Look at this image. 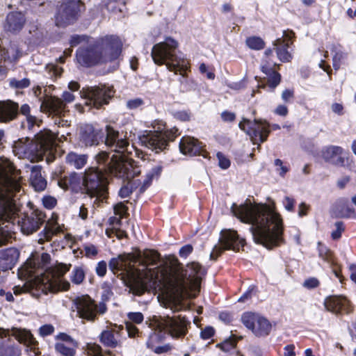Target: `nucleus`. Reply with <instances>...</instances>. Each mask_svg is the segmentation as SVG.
<instances>
[{"mask_svg":"<svg viewBox=\"0 0 356 356\" xmlns=\"http://www.w3.org/2000/svg\"><path fill=\"white\" fill-rule=\"evenodd\" d=\"M268 77V86L271 88H275L279 85L281 79V76L277 72L273 71L272 73L266 74Z\"/></svg>","mask_w":356,"mask_h":356,"instance_id":"c03bdc74","label":"nucleus"},{"mask_svg":"<svg viewBox=\"0 0 356 356\" xmlns=\"http://www.w3.org/2000/svg\"><path fill=\"white\" fill-rule=\"evenodd\" d=\"M125 328L129 337H135L138 334V328L131 323H125Z\"/></svg>","mask_w":356,"mask_h":356,"instance_id":"13d9d810","label":"nucleus"},{"mask_svg":"<svg viewBox=\"0 0 356 356\" xmlns=\"http://www.w3.org/2000/svg\"><path fill=\"white\" fill-rule=\"evenodd\" d=\"M86 351L89 356H102V348L96 343H87Z\"/></svg>","mask_w":356,"mask_h":356,"instance_id":"a18cd8bd","label":"nucleus"},{"mask_svg":"<svg viewBox=\"0 0 356 356\" xmlns=\"http://www.w3.org/2000/svg\"><path fill=\"white\" fill-rule=\"evenodd\" d=\"M106 234L109 238L115 236L118 239L127 237V233L124 230L121 229L120 227L107 228L106 229Z\"/></svg>","mask_w":356,"mask_h":356,"instance_id":"79ce46f5","label":"nucleus"},{"mask_svg":"<svg viewBox=\"0 0 356 356\" xmlns=\"http://www.w3.org/2000/svg\"><path fill=\"white\" fill-rule=\"evenodd\" d=\"M282 203L286 210L289 211H293L295 200L293 198L286 196L284 198Z\"/></svg>","mask_w":356,"mask_h":356,"instance_id":"bf43d9fd","label":"nucleus"},{"mask_svg":"<svg viewBox=\"0 0 356 356\" xmlns=\"http://www.w3.org/2000/svg\"><path fill=\"white\" fill-rule=\"evenodd\" d=\"M129 320L128 323L140 324L144 320L143 314L141 312H129L127 314Z\"/></svg>","mask_w":356,"mask_h":356,"instance_id":"09e8293b","label":"nucleus"},{"mask_svg":"<svg viewBox=\"0 0 356 356\" xmlns=\"http://www.w3.org/2000/svg\"><path fill=\"white\" fill-rule=\"evenodd\" d=\"M10 335L14 337L19 343L24 344L26 347L27 352L33 353L31 356H37L40 353L38 343L29 330L18 327H12L10 330L0 328L1 339H5L4 338Z\"/></svg>","mask_w":356,"mask_h":356,"instance_id":"a211bd4d","label":"nucleus"},{"mask_svg":"<svg viewBox=\"0 0 356 356\" xmlns=\"http://www.w3.org/2000/svg\"><path fill=\"white\" fill-rule=\"evenodd\" d=\"M243 325L257 337H264L269 334L271 330V324L264 317L252 313L245 312L241 316Z\"/></svg>","mask_w":356,"mask_h":356,"instance_id":"aec40b11","label":"nucleus"},{"mask_svg":"<svg viewBox=\"0 0 356 356\" xmlns=\"http://www.w3.org/2000/svg\"><path fill=\"white\" fill-rule=\"evenodd\" d=\"M236 344V340L234 337H230L221 343L218 344V346L225 352H229L233 349Z\"/></svg>","mask_w":356,"mask_h":356,"instance_id":"49530a36","label":"nucleus"},{"mask_svg":"<svg viewBox=\"0 0 356 356\" xmlns=\"http://www.w3.org/2000/svg\"><path fill=\"white\" fill-rule=\"evenodd\" d=\"M144 104V102L141 98H135L129 99L127 102V107L129 109H136Z\"/></svg>","mask_w":356,"mask_h":356,"instance_id":"603ef678","label":"nucleus"},{"mask_svg":"<svg viewBox=\"0 0 356 356\" xmlns=\"http://www.w3.org/2000/svg\"><path fill=\"white\" fill-rule=\"evenodd\" d=\"M179 135L178 129L173 127L165 131H149L143 136L141 141L145 147L158 153L165 149L168 141L173 140Z\"/></svg>","mask_w":356,"mask_h":356,"instance_id":"ddd939ff","label":"nucleus"},{"mask_svg":"<svg viewBox=\"0 0 356 356\" xmlns=\"http://www.w3.org/2000/svg\"><path fill=\"white\" fill-rule=\"evenodd\" d=\"M106 138L105 145L119 155H113L111 159L115 157L118 161H129L132 163L134 161L132 159L129 158V156L135 152L134 145H131L127 139V136L115 130L111 125H106Z\"/></svg>","mask_w":356,"mask_h":356,"instance_id":"9b49d317","label":"nucleus"},{"mask_svg":"<svg viewBox=\"0 0 356 356\" xmlns=\"http://www.w3.org/2000/svg\"><path fill=\"white\" fill-rule=\"evenodd\" d=\"M325 309L334 314H349L353 311L352 306L343 296H330L324 302Z\"/></svg>","mask_w":356,"mask_h":356,"instance_id":"5701e85b","label":"nucleus"},{"mask_svg":"<svg viewBox=\"0 0 356 356\" xmlns=\"http://www.w3.org/2000/svg\"><path fill=\"white\" fill-rule=\"evenodd\" d=\"M21 172L8 159L0 157V234L12 232L15 220L26 234L36 232L45 220V215L39 210L16 219L19 211L17 193L21 191Z\"/></svg>","mask_w":356,"mask_h":356,"instance_id":"f03ea898","label":"nucleus"},{"mask_svg":"<svg viewBox=\"0 0 356 356\" xmlns=\"http://www.w3.org/2000/svg\"><path fill=\"white\" fill-rule=\"evenodd\" d=\"M30 85L31 81L27 78H24L21 80L13 78L9 80L10 87L16 90H23L29 87Z\"/></svg>","mask_w":356,"mask_h":356,"instance_id":"58836bf2","label":"nucleus"},{"mask_svg":"<svg viewBox=\"0 0 356 356\" xmlns=\"http://www.w3.org/2000/svg\"><path fill=\"white\" fill-rule=\"evenodd\" d=\"M78 346H70L63 343H56V351L62 356H74Z\"/></svg>","mask_w":356,"mask_h":356,"instance_id":"4c0bfd02","label":"nucleus"},{"mask_svg":"<svg viewBox=\"0 0 356 356\" xmlns=\"http://www.w3.org/2000/svg\"><path fill=\"white\" fill-rule=\"evenodd\" d=\"M319 282L316 278L311 277L307 280H306L304 283L303 286L307 289H314L318 286Z\"/></svg>","mask_w":356,"mask_h":356,"instance_id":"e2e57ef3","label":"nucleus"},{"mask_svg":"<svg viewBox=\"0 0 356 356\" xmlns=\"http://www.w3.org/2000/svg\"><path fill=\"white\" fill-rule=\"evenodd\" d=\"M74 304L79 316L89 321H95L97 314H102L106 310L104 302L96 304L88 296L77 297L74 300Z\"/></svg>","mask_w":356,"mask_h":356,"instance_id":"4468645a","label":"nucleus"},{"mask_svg":"<svg viewBox=\"0 0 356 356\" xmlns=\"http://www.w3.org/2000/svg\"><path fill=\"white\" fill-rule=\"evenodd\" d=\"M56 339L58 340L56 343H63L70 346H78V343L72 339L70 335L65 333H60L56 336Z\"/></svg>","mask_w":356,"mask_h":356,"instance_id":"37998d69","label":"nucleus"},{"mask_svg":"<svg viewBox=\"0 0 356 356\" xmlns=\"http://www.w3.org/2000/svg\"><path fill=\"white\" fill-rule=\"evenodd\" d=\"M114 213L122 218L127 214V207L123 202L118 203L114 206Z\"/></svg>","mask_w":356,"mask_h":356,"instance_id":"8fccbe9b","label":"nucleus"},{"mask_svg":"<svg viewBox=\"0 0 356 356\" xmlns=\"http://www.w3.org/2000/svg\"><path fill=\"white\" fill-rule=\"evenodd\" d=\"M177 47L178 42L175 40L170 37L166 38L163 42L154 45L152 57L156 64L165 65L169 71L173 72L175 74L179 73L185 77L189 67L188 62L175 54Z\"/></svg>","mask_w":356,"mask_h":356,"instance_id":"1a4fd4ad","label":"nucleus"},{"mask_svg":"<svg viewBox=\"0 0 356 356\" xmlns=\"http://www.w3.org/2000/svg\"><path fill=\"white\" fill-rule=\"evenodd\" d=\"M50 259L49 254L43 253L40 259H28L19 269V274L30 280L31 293L36 298L42 294H47L48 292L67 291L70 288V282L63 277L69 271L71 265L58 264L44 270L43 268Z\"/></svg>","mask_w":356,"mask_h":356,"instance_id":"20e7f679","label":"nucleus"},{"mask_svg":"<svg viewBox=\"0 0 356 356\" xmlns=\"http://www.w3.org/2000/svg\"><path fill=\"white\" fill-rule=\"evenodd\" d=\"M115 90L113 86L85 87L80 91L81 97L86 99V104L96 108L108 104L109 99L113 97Z\"/></svg>","mask_w":356,"mask_h":356,"instance_id":"f8f14e48","label":"nucleus"},{"mask_svg":"<svg viewBox=\"0 0 356 356\" xmlns=\"http://www.w3.org/2000/svg\"><path fill=\"white\" fill-rule=\"evenodd\" d=\"M106 168L111 172V175L127 180V184L119 191V195L122 198L129 197L134 188H138L140 193H143L150 186L152 179L158 177L161 172V167L156 165L147 173L146 178L141 181L140 179L131 180L140 173V170L138 166L129 161H119L114 159Z\"/></svg>","mask_w":356,"mask_h":356,"instance_id":"39448f33","label":"nucleus"},{"mask_svg":"<svg viewBox=\"0 0 356 356\" xmlns=\"http://www.w3.org/2000/svg\"><path fill=\"white\" fill-rule=\"evenodd\" d=\"M193 249V246L191 245H186L183 246L179 250L180 257L186 258L192 252Z\"/></svg>","mask_w":356,"mask_h":356,"instance_id":"338daca9","label":"nucleus"},{"mask_svg":"<svg viewBox=\"0 0 356 356\" xmlns=\"http://www.w3.org/2000/svg\"><path fill=\"white\" fill-rule=\"evenodd\" d=\"M246 44L252 49L260 50L262 49L265 43L264 40L259 37H250L246 40Z\"/></svg>","mask_w":356,"mask_h":356,"instance_id":"ea45409f","label":"nucleus"},{"mask_svg":"<svg viewBox=\"0 0 356 356\" xmlns=\"http://www.w3.org/2000/svg\"><path fill=\"white\" fill-rule=\"evenodd\" d=\"M190 324V321L181 315L172 316L168 315L164 317L154 316L149 324L154 332L150 334L147 341V348L158 355L168 352L170 350L169 345L158 346L154 345V341L160 337L156 332L168 333L173 338H181L186 334Z\"/></svg>","mask_w":356,"mask_h":356,"instance_id":"0eeeda50","label":"nucleus"},{"mask_svg":"<svg viewBox=\"0 0 356 356\" xmlns=\"http://www.w3.org/2000/svg\"><path fill=\"white\" fill-rule=\"evenodd\" d=\"M95 159L97 163L102 165V168H90L86 170L83 178V184L89 195L97 196L99 198L102 197L105 193L106 180L105 173L111 174L106 168L114 159H118L113 157L109 160L108 154L104 151L100 152Z\"/></svg>","mask_w":356,"mask_h":356,"instance_id":"9d476101","label":"nucleus"},{"mask_svg":"<svg viewBox=\"0 0 356 356\" xmlns=\"http://www.w3.org/2000/svg\"><path fill=\"white\" fill-rule=\"evenodd\" d=\"M216 156L219 161V165L221 168L227 169L229 167V160L227 158H226L222 153L218 152Z\"/></svg>","mask_w":356,"mask_h":356,"instance_id":"6e6d98bb","label":"nucleus"},{"mask_svg":"<svg viewBox=\"0 0 356 356\" xmlns=\"http://www.w3.org/2000/svg\"><path fill=\"white\" fill-rule=\"evenodd\" d=\"M295 346L293 344L286 345L284 348V356H296Z\"/></svg>","mask_w":356,"mask_h":356,"instance_id":"774afa93","label":"nucleus"},{"mask_svg":"<svg viewBox=\"0 0 356 356\" xmlns=\"http://www.w3.org/2000/svg\"><path fill=\"white\" fill-rule=\"evenodd\" d=\"M294 97V92L293 90H284L282 93V99L286 103L289 102Z\"/></svg>","mask_w":356,"mask_h":356,"instance_id":"69168bd1","label":"nucleus"},{"mask_svg":"<svg viewBox=\"0 0 356 356\" xmlns=\"http://www.w3.org/2000/svg\"><path fill=\"white\" fill-rule=\"evenodd\" d=\"M56 136L50 131H40L35 136V141L19 139L13 146V152L19 159L31 161L42 159L44 154L51 153L56 144Z\"/></svg>","mask_w":356,"mask_h":356,"instance_id":"6e6552de","label":"nucleus"},{"mask_svg":"<svg viewBox=\"0 0 356 356\" xmlns=\"http://www.w3.org/2000/svg\"><path fill=\"white\" fill-rule=\"evenodd\" d=\"M83 250L84 251V254L86 257L88 258L95 257L98 254V250L92 244L87 243L83 245Z\"/></svg>","mask_w":356,"mask_h":356,"instance_id":"de8ad7c7","label":"nucleus"},{"mask_svg":"<svg viewBox=\"0 0 356 356\" xmlns=\"http://www.w3.org/2000/svg\"><path fill=\"white\" fill-rule=\"evenodd\" d=\"M232 212L242 222L252 225L254 241L268 249L283 242L282 220L274 209L266 204H233Z\"/></svg>","mask_w":356,"mask_h":356,"instance_id":"7ed1b4c3","label":"nucleus"},{"mask_svg":"<svg viewBox=\"0 0 356 356\" xmlns=\"http://www.w3.org/2000/svg\"><path fill=\"white\" fill-rule=\"evenodd\" d=\"M294 33L291 31H285L282 38H279L273 42V46L276 49L277 58L282 62H289L292 56L288 48L292 43L291 39Z\"/></svg>","mask_w":356,"mask_h":356,"instance_id":"4be33fe9","label":"nucleus"},{"mask_svg":"<svg viewBox=\"0 0 356 356\" xmlns=\"http://www.w3.org/2000/svg\"><path fill=\"white\" fill-rule=\"evenodd\" d=\"M335 230L332 232V238L334 240H337L341 236L342 232L344 231V225L341 221H338L335 224Z\"/></svg>","mask_w":356,"mask_h":356,"instance_id":"3c124183","label":"nucleus"},{"mask_svg":"<svg viewBox=\"0 0 356 356\" xmlns=\"http://www.w3.org/2000/svg\"><path fill=\"white\" fill-rule=\"evenodd\" d=\"M57 200L55 197L51 196H44L42 198V204L47 209H53L56 204Z\"/></svg>","mask_w":356,"mask_h":356,"instance_id":"5fc2aeb1","label":"nucleus"},{"mask_svg":"<svg viewBox=\"0 0 356 356\" xmlns=\"http://www.w3.org/2000/svg\"><path fill=\"white\" fill-rule=\"evenodd\" d=\"M19 256V252L16 248L0 250V270L12 269L17 263Z\"/></svg>","mask_w":356,"mask_h":356,"instance_id":"cd10ccee","label":"nucleus"},{"mask_svg":"<svg viewBox=\"0 0 356 356\" xmlns=\"http://www.w3.org/2000/svg\"><path fill=\"white\" fill-rule=\"evenodd\" d=\"M173 116L175 118L181 121H188L191 118V114L186 111H177L174 112Z\"/></svg>","mask_w":356,"mask_h":356,"instance_id":"864d4df0","label":"nucleus"},{"mask_svg":"<svg viewBox=\"0 0 356 356\" xmlns=\"http://www.w3.org/2000/svg\"><path fill=\"white\" fill-rule=\"evenodd\" d=\"M54 330V328L51 325H44L40 328L39 332L41 336L45 337L52 334Z\"/></svg>","mask_w":356,"mask_h":356,"instance_id":"0e129e2a","label":"nucleus"},{"mask_svg":"<svg viewBox=\"0 0 356 356\" xmlns=\"http://www.w3.org/2000/svg\"><path fill=\"white\" fill-rule=\"evenodd\" d=\"M275 165L277 167L276 170L282 177L284 176V175L289 171V168L284 165L282 160L279 159L275 160Z\"/></svg>","mask_w":356,"mask_h":356,"instance_id":"4d7b16f0","label":"nucleus"},{"mask_svg":"<svg viewBox=\"0 0 356 356\" xmlns=\"http://www.w3.org/2000/svg\"><path fill=\"white\" fill-rule=\"evenodd\" d=\"M62 97L63 100L55 97H51L45 99L42 106H44L49 111V113L58 117L59 120H55L56 124H60L62 115L64 116L65 112V103H71L74 100V95L70 92L65 91L63 93Z\"/></svg>","mask_w":356,"mask_h":356,"instance_id":"412c9836","label":"nucleus"},{"mask_svg":"<svg viewBox=\"0 0 356 356\" xmlns=\"http://www.w3.org/2000/svg\"><path fill=\"white\" fill-rule=\"evenodd\" d=\"M244 245V240L239 238L236 232L231 229L221 231L219 243L216 245L210 254V258L216 260L225 250L238 251Z\"/></svg>","mask_w":356,"mask_h":356,"instance_id":"f3484780","label":"nucleus"},{"mask_svg":"<svg viewBox=\"0 0 356 356\" xmlns=\"http://www.w3.org/2000/svg\"><path fill=\"white\" fill-rule=\"evenodd\" d=\"M102 136V131L95 129L92 125L86 124L81 128L80 141L86 146L97 145Z\"/></svg>","mask_w":356,"mask_h":356,"instance_id":"393cba45","label":"nucleus"},{"mask_svg":"<svg viewBox=\"0 0 356 356\" xmlns=\"http://www.w3.org/2000/svg\"><path fill=\"white\" fill-rule=\"evenodd\" d=\"M122 47L118 37L106 35L99 38L92 47L79 48L76 51V60L86 67L111 62L118 58Z\"/></svg>","mask_w":356,"mask_h":356,"instance_id":"423d86ee","label":"nucleus"},{"mask_svg":"<svg viewBox=\"0 0 356 356\" xmlns=\"http://www.w3.org/2000/svg\"><path fill=\"white\" fill-rule=\"evenodd\" d=\"M273 51L272 49H266L264 52V58L261 65V70L264 73H272L275 71L274 67L276 65L275 62L271 59L273 56Z\"/></svg>","mask_w":356,"mask_h":356,"instance_id":"c9c22d12","label":"nucleus"},{"mask_svg":"<svg viewBox=\"0 0 356 356\" xmlns=\"http://www.w3.org/2000/svg\"><path fill=\"white\" fill-rule=\"evenodd\" d=\"M85 278V273L82 268L75 267L71 273V280L75 284H80Z\"/></svg>","mask_w":356,"mask_h":356,"instance_id":"a19ab883","label":"nucleus"},{"mask_svg":"<svg viewBox=\"0 0 356 356\" xmlns=\"http://www.w3.org/2000/svg\"><path fill=\"white\" fill-rule=\"evenodd\" d=\"M122 330V326L115 325L114 327L102 331L99 336L101 343L109 348L118 346L120 344V332Z\"/></svg>","mask_w":356,"mask_h":356,"instance_id":"a878e982","label":"nucleus"},{"mask_svg":"<svg viewBox=\"0 0 356 356\" xmlns=\"http://www.w3.org/2000/svg\"><path fill=\"white\" fill-rule=\"evenodd\" d=\"M31 171L29 181L31 186L37 192L44 191L47 187V180L42 175V168L40 165H27L26 167Z\"/></svg>","mask_w":356,"mask_h":356,"instance_id":"bb28decb","label":"nucleus"},{"mask_svg":"<svg viewBox=\"0 0 356 356\" xmlns=\"http://www.w3.org/2000/svg\"><path fill=\"white\" fill-rule=\"evenodd\" d=\"M214 334V329L212 327H206L202 330L200 336L203 339H209Z\"/></svg>","mask_w":356,"mask_h":356,"instance_id":"680f3d73","label":"nucleus"},{"mask_svg":"<svg viewBox=\"0 0 356 356\" xmlns=\"http://www.w3.org/2000/svg\"><path fill=\"white\" fill-rule=\"evenodd\" d=\"M180 152L184 155L190 156L202 154L206 157L204 154L203 146L201 143L196 138L191 136H184L179 143Z\"/></svg>","mask_w":356,"mask_h":356,"instance_id":"b1692460","label":"nucleus"},{"mask_svg":"<svg viewBox=\"0 0 356 356\" xmlns=\"http://www.w3.org/2000/svg\"><path fill=\"white\" fill-rule=\"evenodd\" d=\"M26 19L21 12H11L8 14L4 28L6 31L15 33L24 26Z\"/></svg>","mask_w":356,"mask_h":356,"instance_id":"c85d7f7f","label":"nucleus"},{"mask_svg":"<svg viewBox=\"0 0 356 356\" xmlns=\"http://www.w3.org/2000/svg\"><path fill=\"white\" fill-rule=\"evenodd\" d=\"M322 157L325 162L335 166L344 167L350 170L355 168L354 161L349 156H346L342 147L331 145L322 150Z\"/></svg>","mask_w":356,"mask_h":356,"instance_id":"6ab92c4d","label":"nucleus"},{"mask_svg":"<svg viewBox=\"0 0 356 356\" xmlns=\"http://www.w3.org/2000/svg\"><path fill=\"white\" fill-rule=\"evenodd\" d=\"M66 163L70 166L81 169L87 163L88 156L86 154H79L73 152L67 154L65 158Z\"/></svg>","mask_w":356,"mask_h":356,"instance_id":"72a5a7b5","label":"nucleus"},{"mask_svg":"<svg viewBox=\"0 0 356 356\" xmlns=\"http://www.w3.org/2000/svg\"><path fill=\"white\" fill-rule=\"evenodd\" d=\"M238 126L250 136L254 144L258 145L257 149H259L261 143L267 140L270 133L269 124L262 120L250 121L244 119L239 123Z\"/></svg>","mask_w":356,"mask_h":356,"instance_id":"2eb2a0df","label":"nucleus"},{"mask_svg":"<svg viewBox=\"0 0 356 356\" xmlns=\"http://www.w3.org/2000/svg\"><path fill=\"white\" fill-rule=\"evenodd\" d=\"M81 177L76 172H71L58 179V185L63 189L76 190L80 184Z\"/></svg>","mask_w":356,"mask_h":356,"instance_id":"473e14b6","label":"nucleus"},{"mask_svg":"<svg viewBox=\"0 0 356 356\" xmlns=\"http://www.w3.org/2000/svg\"><path fill=\"white\" fill-rule=\"evenodd\" d=\"M83 10L84 5L79 0H68L62 3L55 17L56 26H65L73 23Z\"/></svg>","mask_w":356,"mask_h":356,"instance_id":"dca6fc26","label":"nucleus"},{"mask_svg":"<svg viewBox=\"0 0 356 356\" xmlns=\"http://www.w3.org/2000/svg\"><path fill=\"white\" fill-rule=\"evenodd\" d=\"M30 107L28 104H23L20 108V113L26 116L24 121L22 122V127L24 129H32L35 125H38L39 120L35 117L29 115Z\"/></svg>","mask_w":356,"mask_h":356,"instance_id":"f704fd0d","label":"nucleus"},{"mask_svg":"<svg viewBox=\"0 0 356 356\" xmlns=\"http://www.w3.org/2000/svg\"><path fill=\"white\" fill-rule=\"evenodd\" d=\"M22 348L10 338L0 340V356H21Z\"/></svg>","mask_w":356,"mask_h":356,"instance_id":"7c9ffc66","label":"nucleus"},{"mask_svg":"<svg viewBox=\"0 0 356 356\" xmlns=\"http://www.w3.org/2000/svg\"><path fill=\"white\" fill-rule=\"evenodd\" d=\"M159 259L154 250H138L126 259L122 256L112 259L109 267L113 271L126 270L127 286L134 294L141 296L152 284H161L172 291L163 298V307L172 312L186 309L184 299L194 298L200 292L203 269L198 263L192 262L184 268L168 272L158 268Z\"/></svg>","mask_w":356,"mask_h":356,"instance_id":"f257e3e1","label":"nucleus"},{"mask_svg":"<svg viewBox=\"0 0 356 356\" xmlns=\"http://www.w3.org/2000/svg\"><path fill=\"white\" fill-rule=\"evenodd\" d=\"M106 263L104 261H99L96 266V273L99 276L103 277L106 273Z\"/></svg>","mask_w":356,"mask_h":356,"instance_id":"052dcab7","label":"nucleus"},{"mask_svg":"<svg viewBox=\"0 0 356 356\" xmlns=\"http://www.w3.org/2000/svg\"><path fill=\"white\" fill-rule=\"evenodd\" d=\"M60 232V228L56 223L48 222L42 232L44 238H40L39 239V243H42V241H44V240H47V241L50 240V238H51V236L54 234H56Z\"/></svg>","mask_w":356,"mask_h":356,"instance_id":"e433bc0d","label":"nucleus"},{"mask_svg":"<svg viewBox=\"0 0 356 356\" xmlns=\"http://www.w3.org/2000/svg\"><path fill=\"white\" fill-rule=\"evenodd\" d=\"M18 104L12 101L0 102V122L13 120L17 115Z\"/></svg>","mask_w":356,"mask_h":356,"instance_id":"c756f323","label":"nucleus"},{"mask_svg":"<svg viewBox=\"0 0 356 356\" xmlns=\"http://www.w3.org/2000/svg\"><path fill=\"white\" fill-rule=\"evenodd\" d=\"M19 56L13 47L8 50L0 49V76H3L7 73L8 65L18 58Z\"/></svg>","mask_w":356,"mask_h":356,"instance_id":"2f4dec72","label":"nucleus"}]
</instances>
